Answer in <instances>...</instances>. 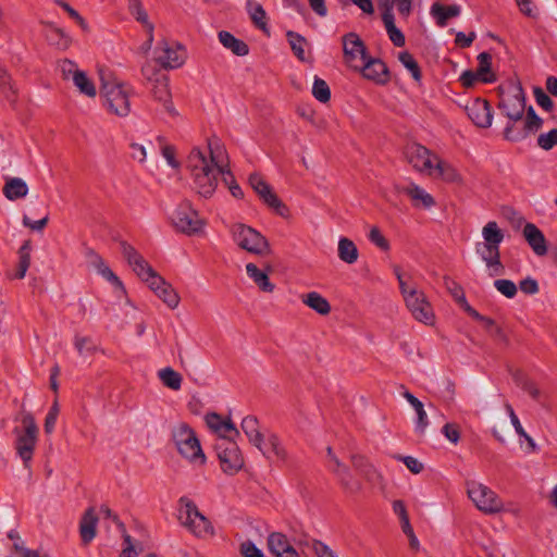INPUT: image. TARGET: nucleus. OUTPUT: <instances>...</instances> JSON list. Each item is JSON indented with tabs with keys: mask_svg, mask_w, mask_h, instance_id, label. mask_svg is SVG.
<instances>
[{
	"mask_svg": "<svg viewBox=\"0 0 557 557\" xmlns=\"http://www.w3.org/2000/svg\"><path fill=\"white\" fill-rule=\"evenodd\" d=\"M186 166L190 173L193 188L200 197H212L218 187V177L221 175L232 196L243 198L244 193L228 168L226 151L218 139L209 140L205 150L193 148L187 157Z\"/></svg>",
	"mask_w": 557,
	"mask_h": 557,
	"instance_id": "1",
	"label": "nucleus"
},
{
	"mask_svg": "<svg viewBox=\"0 0 557 557\" xmlns=\"http://www.w3.org/2000/svg\"><path fill=\"white\" fill-rule=\"evenodd\" d=\"M121 252L136 275L154 292V294L171 309L180 304V296L171 284L166 283L144 259V257L126 242L120 243Z\"/></svg>",
	"mask_w": 557,
	"mask_h": 557,
	"instance_id": "2",
	"label": "nucleus"
},
{
	"mask_svg": "<svg viewBox=\"0 0 557 557\" xmlns=\"http://www.w3.org/2000/svg\"><path fill=\"white\" fill-rule=\"evenodd\" d=\"M482 242L475 244V252L485 263L490 276L502 275L504 265L500 261V244L505 238L497 222L490 221L482 228Z\"/></svg>",
	"mask_w": 557,
	"mask_h": 557,
	"instance_id": "3",
	"label": "nucleus"
},
{
	"mask_svg": "<svg viewBox=\"0 0 557 557\" xmlns=\"http://www.w3.org/2000/svg\"><path fill=\"white\" fill-rule=\"evenodd\" d=\"M394 273L397 277L400 294L405 300L406 307L412 317L425 325H433L435 322V314L431 304L429 302L425 294L419 290L416 286L409 285L405 278L399 267H394Z\"/></svg>",
	"mask_w": 557,
	"mask_h": 557,
	"instance_id": "4",
	"label": "nucleus"
},
{
	"mask_svg": "<svg viewBox=\"0 0 557 557\" xmlns=\"http://www.w3.org/2000/svg\"><path fill=\"white\" fill-rule=\"evenodd\" d=\"M177 520L182 527L198 539H206L214 534V528L210 520L186 496L178 499Z\"/></svg>",
	"mask_w": 557,
	"mask_h": 557,
	"instance_id": "5",
	"label": "nucleus"
},
{
	"mask_svg": "<svg viewBox=\"0 0 557 557\" xmlns=\"http://www.w3.org/2000/svg\"><path fill=\"white\" fill-rule=\"evenodd\" d=\"M172 438L178 453L184 458L200 463L206 461L199 440L187 423L180 422L175 424L172 429Z\"/></svg>",
	"mask_w": 557,
	"mask_h": 557,
	"instance_id": "6",
	"label": "nucleus"
},
{
	"mask_svg": "<svg viewBox=\"0 0 557 557\" xmlns=\"http://www.w3.org/2000/svg\"><path fill=\"white\" fill-rule=\"evenodd\" d=\"M543 125V119L540 117L532 106L527 110L523 117L507 119L504 127V138L511 143H519L536 133Z\"/></svg>",
	"mask_w": 557,
	"mask_h": 557,
	"instance_id": "7",
	"label": "nucleus"
},
{
	"mask_svg": "<svg viewBox=\"0 0 557 557\" xmlns=\"http://www.w3.org/2000/svg\"><path fill=\"white\" fill-rule=\"evenodd\" d=\"M132 87L122 83H103L101 88L103 106L117 116H127L131 112L129 96Z\"/></svg>",
	"mask_w": 557,
	"mask_h": 557,
	"instance_id": "8",
	"label": "nucleus"
},
{
	"mask_svg": "<svg viewBox=\"0 0 557 557\" xmlns=\"http://www.w3.org/2000/svg\"><path fill=\"white\" fill-rule=\"evenodd\" d=\"M467 494L474 506L486 515L503 511L504 503L500 497L488 486L478 481L467 482Z\"/></svg>",
	"mask_w": 557,
	"mask_h": 557,
	"instance_id": "9",
	"label": "nucleus"
},
{
	"mask_svg": "<svg viewBox=\"0 0 557 557\" xmlns=\"http://www.w3.org/2000/svg\"><path fill=\"white\" fill-rule=\"evenodd\" d=\"M498 109L506 119L523 117L527 114L525 94L520 83H511L502 89Z\"/></svg>",
	"mask_w": 557,
	"mask_h": 557,
	"instance_id": "10",
	"label": "nucleus"
},
{
	"mask_svg": "<svg viewBox=\"0 0 557 557\" xmlns=\"http://www.w3.org/2000/svg\"><path fill=\"white\" fill-rule=\"evenodd\" d=\"M230 232L235 244L250 253L261 256L269 248L265 237L246 224L235 223L231 226Z\"/></svg>",
	"mask_w": 557,
	"mask_h": 557,
	"instance_id": "11",
	"label": "nucleus"
},
{
	"mask_svg": "<svg viewBox=\"0 0 557 557\" xmlns=\"http://www.w3.org/2000/svg\"><path fill=\"white\" fill-rule=\"evenodd\" d=\"M23 430L15 429L16 435L15 449L21 459L27 463L33 458V453L37 442L38 426L34 417L26 413L22 418Z\"/></svg>",
	"mask_w": 557,
	"mask_h": 557,
	"instance_id": "12",
	"label": "nucleus"
},
{
	"mask_svg": "<svg viewBox=\"0 0 557 557\" xmlns=\"http://www.w3.org/2000/svg\"><path fill=\"white\" fill-rule=\"evenodd\" d=\"M171 222L177 232L194 235L202 231L203 222L189 201L181 202L171 215Z\"/></svg>",
	"mask_w": 557,
	"mask_h": 557,
	"instance_id": "13",
	"label": "nucleus"
},
{
	"mask_svg": "<svg viewBox=\"0 0 557 557\" xmlns=\"http://www.w3.org/2000/svg\"><path fill=\"white\" fill-rule=\"evenodd\" d=\"M214 447L221 468L225 473L234 474L242 469L244 460L234 441H231V438L218 440Z\"/></svg>",
	"mask_w": 557,
	"mask_h": 557,
	"instance_id": "14",
	"label": "nucleus"
},
{
	"mask_svg": "<svg viewBox=\"0 0 557 557\" xmlns=\"http://www.w3.org/2000/svg\"><path fill=\"white\" fill-rule=\"evenodd\" d=\"M406 158L416 171L432 175L438 157L420 144H411L406 148Z\"/></svg>",
	"mask_w": 557,
	"mask_h": 557,
	"instance_id": "15",
	"label": "nucleus"
},
{
	"mask_svg": "<svg viewBox=\"0 0 557 557\" xmlns=\"http://www.w3.org/2000/svg\"><path fill=\"white\" fill-rule=\"evenodd\" d=\"M156 60L164 69H178L186 61V50L177 42L161 41L156 49Z\"/></svg>",
	"mask_w": 557,
	"mask_h": 557,
	"instance_id": "16",
	"label": "nucleus"
},
{
	"mask_svg": "<svg viewBox=\"0 0 557 557\" xmlns=\"http://www.w3.org/2000/svg\"><path fill=\"white\" fill-rule=\"evenodd\" d=\"M249 184L256 194L267 203L270 208L276 211L280 215L284 216L287 212L286 207L278 199L271 186L262 178L260 174L253 173L249 176Z\"/></svg>",
	"mask_w": 557,
	"mask_h": 557,
	"instance_id": "17",
	"label": "nucleus"
},
{
	"mask_svg": "<svg viewBox=\"0 0 557 557\" xmlns=\"http://www.w3.org/2000/svg\"><path fill=\"white\" fill-rule=\"evenodd\" d=\"M396 190L409 197L412 207L416 209L430 210L436 205L434 197L413 182L398 184Z\"/></svg>",
	"mask_w": 557,
	"mask_h": 557,
	"instance_id": "18",
	"label": "nucleus"
},
{
	"mask_svg": "<svg viewBox=\"0 0 557 557\" xmlns=\"http://www.w3.org/2000/svg\"><path fill=\"white\" fill-rule=\"evenodd\" d=\"M256 447L268 460L276 462H285L287 460L288 455L286 448L275 433H264Z\"/></svg>",
	"mask_w": 557,
	"mask_h": 557,
	"instance_id": "19",
	"label": "nucleus"
},
{
	"mask_svg": "<svg viewBox=\"0 0 557 557\" xmlns=\"http://www.w3.org/2000/svg\"><path fill=\"white\" fill-rule=\"evenodd\" d=\"M342 42L344 59L349 65L357 67L354 63L368 57L366 46L358 34L351 32L344 35Z\"/></svg>",
	"mask_w": 557,
	"mask_h": 557,
	"instance_id": "20",
	"label": "nucleus"
},
{
	"mask_svg": "<svg viewBox=\"0 0 557 557\" xmlns=\"http://www.w3.org/2000/svg\"><path fill=\"white\" fill-rule=\"evenodd\" d=\"M469 119L478 126L487 128L493 122V112L490 103L484 99H473L466 106Z\"/></svg>",
	"mask_w": 557,
	"mask_h": 557,
	"instance_id": "21",
	"label": "nucleus"
},
{
	"mask_svg": "<svg viewBox=\"0 0 557 557\" xmlns=\"http://www.w3.org/2000/svg\"><path fill=\"white\" fill-rule=\"evenodd\" d=\"M327 456L330 459L327 467L338 478L341 484L350 493H356L360 491V482L352 478L348 468L344 466L339 461V459L333 454L331 447H327Z\"/></svg>",
	"mask_w": 557,
	"mask_h": 557,
	"instance_id": "22",
	"label": "nucleus"
},
{
	"mask_svg": "<svg viewBox=\"0 0 557 557\" xmlns=\"http://www.w3.org/2000/svg\"><path fill=\"white\" fill-rule=\"evenodd\" d=\"M85 257L88 265L92 268L99 275L111 283L114 287L124 290L122 281L115 275V273L110 269V267L106 263L99 253H97L94 249L88 248L85 251Z\"/></svg>",
	"mask_w": 557,
	"mask_h": 557,
	"instance_id": "23",
	"label": "nucleus"
},
{
	"mask_svg": "<svg viewBox=\"0 0 557 557\" xmlns=\"http://www.w3.org/2000/svg\"><path fill=\"white\" fill-rule=\"evenodd\" d=\"M268 549L274 557H300L290 539L282 532L269 534Z\"/></svg>",
	"mask_w": 557,
	"mask_h": 557,
	"instance_id": "24",
	"label": "nucleus"
},
{
	"mask_svg": "<svg viewBox=\"0 0 557 557\" xmlns=\"http://www.w3.org/2000/svg\"><path fill=\"white\" fill-rule=\"evenodd\" d=\"M208 428L219 436V440H230L232 434L238 435L239 432L231 420H224L215 412L207 413L205 417Z\"/></svg>",
	"mask_w": 557,
	"mask_h": 557,
	"instance_id": "25",
	"label": "nucleus"
},
{
	"mask_svg": "<svg viewBox=\"0 0 557 557\" xmlns=\"http://www.w3.org/2000/svg\"><path fill=\"white\" fill-rule=\"evenodd\" d=\"M522 235L533 252L543 257L547 253V243L543 232L533 223L523 226Z\"/></svg>",
	"mask_w": 557,
	"mask_h": 557,
	"instance_id": "26",
	"label": "nucleus"
},
{
	"mask_svg": "<svg viewBox=\"0 0 557 557\" xmlns=\"http://www.w3.org/2000/svg\"><path fill=\"white\" fill-rule=\"evenodd\" d=\"M364 78L384 84L387 81V67L384 62L379 59L367 57L363 65L360 67Z\"/></svg>",
	"mask_w": 557,
	"mask_h": 557,
	"instance_id": "27",
	"label": "nucleus"
},
{
	"mask_svg": "<svg viewBox=\"0 0 557 557\" xmlns=\"http://www.w3.org/2000/svg\"><path fill=\"white\" fill-rule=\"evenodd\" d=\"M98 517L94 508H88L79 522V534L84 544H89L97 534Z\"/></svg>",
	"mask_w": 557,
	"mask_h": 557,
	"instance_id": "28",
	"label": "nucleus"
},
{
	"mask_svg": "<svg viewBox=\"0 0 557 557\" xmlns=\"http://www.w3.org/2000/svg\"><path fill=\"white\" fill-rule=\"evenodd\" d=\"M461 8L458 4L443 5L438 2L433 3L430 9L431 16L440 27H445L447 25V21L451 17L459 16Z\"/></svg>",
	"mask_w": 557,
	"mask_h": 557,
	"instance_id": "29",
	"label": "nucleus"
},
{
	"mask_svg": "<svg viewBox=\"0 0 557 557\" xmlns=\"http://www.w3.org/2000/svg\"><path fill=\"white\" fill-rule=\"evenodd\" d=\"M246 10L253 25L269 36L270 27L268 25L267 12L259 2L248 0L246 2Z\"/></svg>",
	"mask_w": 557,
	"mask_h": 557,
	"instance_id": "30",
	"label": "nucleus"
},
{
	"mask_svg": "<svg viewBox=\"0 0 557 557\" xmlns=\"http://www.w3.org/2000/svg\"><path fill=\"white\" fill-rule=\"evenodd\" d=\"M2 191L7 199L15 201L27 196L28 186L26 182L20 177H5Z\"/></svg>",
	"mask_w": 557,
	"mask_h": 557,
	"instance_id": "31",
	"label": "nucleus"
},
{
	"mask_svg": "<svg viewBox=\"0 0 557 557\" xmlns=\"http://www.w3.org/2000/svg\"><path fill=\"white\" fill-rule=\"evenodd\" d=\"M434 173H437L438 177L448 184H462L463 182L459 171L451 163L440 158L436 159Z\"/></svg>",
	"mask_w": 557,
	"mask_h": 557,
	"instance_id": "32",
	"label": "nucleus"
},
{
	"mask_svg": "<svg viewBox=\"0 0 557 557\" xmlns=\"http://www.w3.org/2000/svg\"><path fill=\"white\" fill-rule=\"evenodd\" d=\"M404 398L412 406L416 411L414 428L420 434H423L429 425L428 414L424 410L423 404L410 392L406 391L403 394Z\"/></svg>",
	"mask_w": 557,
	"mask_h": 557,
	"instance_id": "33",
	"label": "nucleus"
},
{
	"mask_svg": "<svg viewBox=\"0 0 557 557\" xmlns=\"http://www.w3.org/2000/svg\"><path fill=\"white\" fill-rule=\"evenodd\" d=\"M219 41L222 44V46L228 50H231L235 55L244 57L247 55L249 52L248 45L236 38L234 35H232L230 32L221 30L218 34Z\"/></svg>",
	"mask_w": 557,
	"mask_h": 557,
	"instance_id": "34",
	"label": "nucleus"
},
{
	"mask_svg": "<svg viewBox=\"0 0 557 557\" xmlns=\"http://www.w3.org/2000/svg\"><path fill=\"white\" fill-rule=\"evenodd\" d=\"M382 21L384 23L386 33L388 35L389 40L396 46V47H403L406 42L405 36L403 32L396 27L395 25V17L392 12V9L388 8L384 11L382 14Z\"/></svg>",
	"mask_w": 557,
	"mask_h": 557,
	"instance_id": "35",
	"label": "nucleus"
},
{
	"mask_svg": "<svg viewBox=\"0 0 557 557\" xmlns=\"http://www.w3.org/2000/svg\"><path fill=\"white\" fill-rule=\"evenodd\" d=\"M246 272L249 278L264 293H272L275 288L274 284L270 282L268 273L258 269L255 263L246 264Z\"/></svg>",
	"mask_w": 557,
	"mask_h": 557,
	"instance_id": "36",
	"label": "nucleus"
},
{
	"mask_svg": "<svg viewBox=\"0 0 557 557\" xmlns=\"http://www.w3.org/2000/svg\"><path fill=\"white\" fill-rule=\"evenodd\" d=\"M301 300L306 306L321 315H326L331 311V305L327 299L317 292H310L304 295Z\"/></svg>",
	"mask_w": 557,
	"mask_h": 557,
	"instance_id": "37",
	"label": "nucleus"
},
{
	"mask_svg": "<svg viewBox=\"0 0 557 557\" xmlns=\"http://www.w3.org/2000/svg\"><path fill=\"white\" fill-rule=\"evenodd\" d=\"M338 258L348 264H354L359 257L358 248L355 243L347 238L341 237L337 247Z\"/></svg>",
	"mask_w": 557,
	"mask_h": 557,
	"instance_id": "38",
	"label": "nucleus"
},
{
	"mask_svg": "<svg viewBox=\"0 0 557 557\" xmlns=\"http://www.w3.org/2000/svg\"><path fill=\"white\" fill-rule=\"evenodd\" d=\"M74 86L77 88L81 95L89 98H95L97 95V88L91 78L88 77L85 71H81L73 76L72 79Z\"/></svg>",
	"mask_w": 557,
	"mask_h": 557,
	"instance_id": "39",
	"label": "nucleus"
},
{
	"mask_svg": "<svg viewBox=\"0 0 557 557\" xmlns=\"http://www.w3.org/2000/svg\"><path fill=\"white\" fill-rule=\"evenodd\" d=\"M240 426L243 432L253 446H256L264 435L260 432L258 419L253 416L245 417L242 421Z\"/></svg>",
	"mask_w": 557,
	"mask_h": 557,
	"instance_id": "40",
	"label": "nucleus"
},
{
	"mask_svg": "<svg viewBox=\"0 0 557 557\" xmlns=\"http://www.w3.org/2000/svg\"><path fill=\"white\" fill-rule=\"evenodd\" d=\"M286 37L290 46V49L297 57V59L301 62H306L308 60L305 51L307 47V39L302 35L294 30H288L286 33Z\"/></svg>",
	"mask_w": 557,
	"mask_h": 557,
	"instance_id": "41",
	"label": "nucleus"
},
{
	"mask_svg": "<svg viewBox=\"0 0 557 557\" xmlns=\"http://www.w3.org/2000/svg\"><path fill=\"white\" fill-rule=\"evenodd\" d=\"M158 377L162 384L170 389L178 391L182 387V375L171 367L160 369L158 371Z\"/></svg>",
	"mask_w": 557,
	"mask_h": 557,
	"instance_id": "42",
	"label": "nucleus"
},
{
	"mask_svg": "<svg viewBox=\"0 0 557 557\" xmlns=\"http://www.w3.org/2000/svg\"><path fill=\"white\" fill-rule=\"evenodd\" d=\"M478 76L479 79L483 83H493L495 82V75L491 71L492 65V55L488 52H481L478 55Z\"/></svg>",
	"mask_w": 557,
	"mask_h": 557,
	"instance_id": "43",
	"label": "nucleus"
},
{
	"mask_svg": "<svg viewBox=\"0 0 557 557\" xmlns=\"http://www.w3.org/2000/svg\"><path fill=\"white\" fill-rule=\"evenodd\" d=\"M46 38L50 45L62 50L67 49L71 44L70 37L61 28L53 25L47 27Z\"/></svg>",
	"mask_w": 557,
	"mask_h": 557,
	"instance_id": "44",
	"label": "nucleus"
},
{
	"mask_svg": "<svg viewBox=\"0 0 557 557\" xmlns=\"http://www.w3.org/2000/svg\"><path fill=\"white\" fill-rule=\"evenodd\" d=\"M156 75L152 94L159 101H168L170 97L169 81L164 74L153 73Z\"/></svg>",
	"mask_w": 557,
	"mask_h": 557,
	"instance_id": "45",
	"label": "nucleus"
},
{
	"mask_svg": "<svg viewBox=\"0 0 557 557\" xmlns=\"http://www.w3.org/2000/svg\"><path fill=\"white\" fill-rule=\"evenodd\" d=\"M0 99L13 102L15 100V89L11 84L5 70L0 67Z\"/></svg>",
	"mask_w": 557,
	"mask_h": 557,
	"instance_id": "46",
	"label": "nucleus"
},
{
	"mask_svg": "<svg viewBox=\"0 0 557 557\" xmlns=\"http://www.w3.org/2000/svg\"><path fill=\"white\" fill-rule=\"evenodd\" d=\"M312 95L313 97L322 102L326 103L331 99V90L326 82L318 76L314 77L312 85Z\"/></svg>",
	"mask_w": 557,
	"mask_h": 557,
	"instance_id": "47",
	"label": "nucleus"
},
{
	"mask_svg": "<svg viewBox=\"0 0 557 557\" xmlns=\"http://www.w3.org/2000/svg\"><path fill=\"white\" fill-rule=\"evenodd\" d=\"M400 63L409 71L414 81L420 82L421 72L418 62L413 55L407 51H403L398 55Z\"/></svg>",
	"mask_w": 557,
	"mask_h": 557,
	"instance_id": "48",
	"label": "nucleus"
},
{
	"mask_svg": "<svg viewBox=\"0 0 557 557\" xmlns=\"http://www.w3.org/2000/svg\"><path fill=\"white\" fill-rule=\"evenodd\" d=\"M127 8L129 13L135 17L141 25H148L150 23L148 14L143 7L140 0H127Z\"/></svg>",
	"mask_w": 557,
	"mask_h": 557,
	"instance_id": "49",
	"label": "nucleus"
},
{
	"mask_svg": "<svg viewBox=\"0 0 557 557\" xmlns=\"http://www.w3.org/2000/svg\"><path fill=\"white\" fill-rule=\"evenodd\" d=\"M537 146L543 150H550L557 146V128H553L547 133H542L537 137Z\"/></svg>",
	"mask_w": 557,
	"mask_h": 557,
	"instance_id": "50",
	"label": "nucleus"
},
{
	"mask_svg": "<svg viewBox=\"0 0 557 557\" xmlns=\"http://www.w3.org/2000/svg\"><path fill=\"white\" fill-rule=\"evenodd\" d=\"M494 286L502 295L507 298H513L517 295V285L511 280L499 278L494 282Z\"/></svg>",
	"mask_w": 557,
	"mask_h": 557,
	"instance_id": "51",
	"label": "nucleus"
},
{
	"mask_svg": "<svg viewBox=\"0 0 557 557\" xmlns=\"http://www.w3.org/2000/svg\"><path fill=\"white\" fill-rule=\"evenodd\" d=\"M444 281H445V286H446L447 290L449 292V294L453 296V298L459 305L466 304L467 298H466L462 287L457 282H455L454 280H451L449 277H445Z\"/></svg>",
	"mask_w": 557,
	"mask_h": 557,
	"instance_id": "52",
	"label": "nucleus"
},
{
	"mask_svg": "<svg viewBox=\"0 0 557 557\" xmlns=\"http://www.w3.org/2000/svg\"><path fill=\"white\" fill-rule=\"evenodd\" d=\"M59 70L62 74V77L64 79H73V76L76 75V73H79L82 70L78 69L77 64L69 59H64L60 61L59 63Z\"/></svg>",
	"mask_w": 557,
	"mask_h": 557,
	"instance_id": "53",
	"label": "nucleus"
},
{
	"mask_svg": "<svg viewBox=\"0 0 557 557\" xmlns=\"http://www.w3.org/2000/svg\"><path fill=\"white\" fill-rule=\"evenodd\" d=\"M239 553L243 557H264L262 549L257 547L250 540L240 543Z\"/></svg>",
	"mask_w": 557,
	"mask_h": 557,
	"instance_id": "54",
	"label": "nucleus"
},
{
	"mask_svg": "<svg viewBox=\"0 0 557 557\" xmlns=\"http://www.w3.org/2000/svg\"><path fill=\"white\" fill-rule=\"evenodd\" d=\"M369 240L384 251L389 249L388 240L384 237V235L376 226L371 227L369 232Z\"/></svg>",
	"mask_w": 557,
	"mask_h": 557,
	"instance_id": "55",
	"label": "nucleus"
},
{
	"mask_svg": "<svg viewBox=\"0 0 557 557\" xmlns=\"http://www.w3.org/2000/svg\"><path fill=\"white\" fill-rule=\"evenodd\" d=\"M523 391L527 392L530 397H532L535 401L542 404L547 395L544 391H542L535 383L527 381L522 386Z\"/></svg>",
	"mask_w": 557,
	"mask_h": 557,
	"instance_id": "56",
	"label": "nucleus"
},
{
	"mask_svg": "<svg viewBox=\"0 0 557 557\" xmlns=\"http://www.w3.org/2000/svg\"><path fill=\"white\" fill-rule=\"evenodd\" d=\"M534 98L536 103L544 109L545 111H550L553 109V101L548 97V95L541 88L535 87L533 89Z\"/></svg>",
	"mask_w": 557,
	"mask_h": 557,
	"instance_id": "57",
	"label": "nucleus"
},
{
	"mask_svg": "<svg viewBox=\"0 0 557 557\" xmlns=\"http://www.w3.org/2000/svg\"><path fill=\"white\" fill-rule=\"evenodd\" d=\"M58 414H59V406H58V403L55 401L51 406V408H50V410H49V412H48V414L46 417V420H45V431H46V433L50 434V433L53 432L55 423H57Z\"/></svg>",
	"mask_w": 557,
	"mask_h": 557,
	"instance_id": "58",
	"label": "nucleus"
},
{
	"mask_svg": "<svg viewBox=\"0 0 557 557\" xmlns=\"http://www.w3.org/2000/svg\"><path fill=\"white\" fill-rule=\"evenodd\" d=\"M519 288L527 295H535L540 289L537 281L530 276L525 277L519 283Z\"/></svg>",
	"mask_w": 557,
	"mask_h": 557,
	"instance_id": "59",
	"label": "nucleus"
},
{
	"mask_svg": "<svg viewBox=\"0 0 557 557\" xmlns=\"http://www.w3.org/2000/svg\"><path fill=\"white\" fill-rule=\"evenodd\" d=\"M351 462H352V466L357 470H359L361 473H363L364 475H369L370 471L373 470V467L368 463V460L366 459V457H363L361 455H354L351 457Z\"/></svg>",
	"mask_w": 557,
	"mask_h": 557,
	"instance_id": "60",
	"label": "nucleus"
},
{
	"mask_svg": "<svg viewBox=\"0 0 557 557\" xmlns=\"http://www.w3.org/2000/svg\"><path fill=\"white\" fill-rule=\"evenodd\" d=\"M398 460L403 461L408 470L414 474L420 473L423 470V465L417 458L412 456H399Z\"/></svg>",
	"mask_w": 557,
	"mask_h": 557,
	"instance_id": "61",
	"label": "nucleus"
},
{
	"mask_svg": "<svg viewBox=\"0 0 557 557\" xmlns=\"http://www.w3.org/2000/svg\"><path fill=\"white\" fill-rule=\"evenodd\" d=\"M442 433L449 442L454 444H457L459 442L460 432L456 424L446 423L442 429Z\"/></svg>",
	"mask_w": 557,
	"mask_h": 557,
	"instance_id": "62",
	"label": "nucleus"
},
{
	"mask_svg": "<svg viewBox=\"0 0 557 557\" xmlns=\"http://www.w3.org/2000/svg\"><path fill=\"white\" fill-rule=\"evenodd\" d=\"M312 548L318 557H338L327 545L320 541L313 542Z\"/></svg>",
	"mask_w": 557,
	"mask_h": 557,
	"instance_id": "63",
	"label": "nucleus"
},
{
	"mask_svg": "<svg viewBox=\"0 0 557 557\" xmlns=\"http://www.w3.org/2000/svg\"><path fill=\"white\" fill-rule=\"evenodd\" d=\"M120 557H138V552L133 545L132 537L128 534L124 535L123 549Z\"/></svg>",
	"mask_w": 557,
	"mask_h": 557,
	"instance_id": "64",
	"label": "nucleus"
}]
</instances>
